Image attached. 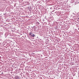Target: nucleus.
Returning <instances> with one entry per match:
<instances>
[{
  "mask_svg": "<svg viewBox=\"0 0 79 79\" xmlns=\"http://www.w3.org/2000/svg\"><path fill=\"white\" fill-rule=\"evenodd\" d=\"M33 33H30L29 35L31 36L32 37H35V35L34 34H33Z\"/></svg>",
  "mask_w": 79,
  "mask_h": 79,
  "instance_id": "nucleus-1",
  "label": "nucleus"
}]
</instances>
